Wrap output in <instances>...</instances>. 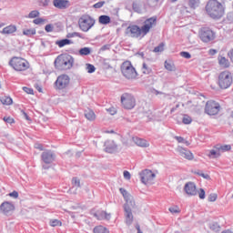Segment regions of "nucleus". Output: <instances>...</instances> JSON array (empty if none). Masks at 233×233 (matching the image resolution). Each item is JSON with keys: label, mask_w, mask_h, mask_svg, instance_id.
Here are the masks:
<instances>
[{"label": "nucleus", "mask_w": 233, "mask_h": 233, "mask_svg": "<svg viewBox=\"0 0 233 233\" xmlns=\"http://www.w3.org/2000/svg\"><path fill=\"white\" fill-rule=\"evenodd\" d=\"M8 65L13 70H15V72H25V70H28V68H30L28 61L19 56H13L9 60Z\"/></svg>", "instance_id": "nucleus-3"}, {"label": "nucleus", "mask_w": 233, "mask_h": 233, "mask_svg": "<svg viewBox=\"0 0 233 233\" xmlns=\"http://www.w3.org/2000/svg\"><path fill=\"white\" fill-rule=\"evenodd\" d=\"M119 192H120V194H122V196H123L124 198H127V196H128V191H127V189H125V188H123V187H120V188H119Z\"/></svg>", "instance_id": "nucleus-53"}, {"label": "nucleus", "mask_w": 233, "mask_h": 233, "mask_svg": "<svg viewBox=\"0 0 233 233\" xmlns=\"http://www.w3.org/2000/svg\"><path fill=\"white\" fill-rule=\"evenodd\" d=\"M180 56H181V57H184L185 59H190V57H192V55H190L187 51L180 52Z\"/></svg>", "instance_id": "nucleus-45"}, {"label": "nucleus", "mask_w": 233, "mask_h": 233, "mask_svg": "<svg viewBox=\"0 0 233 233\" xmlns=\"http://www.w3.org/2000/svg\"><path fill=\"white\" fill-rule=\"evenodd\" d=\"M45 30L46 32H47L48 34H50V32H54V25L52 24H48L45 26Z\"/></svg>", "instance_id": "nucleus-46"}, {"label": "nucleus", "mask_w": 233, "mask_h": 233, "mask_svg": "<svg viewBox=\"0 0 233 233\" xmlns=\"http://www.w3.org/2000/svg\"><path fill=\"white\" fill-rule=\"evenodd\" d=\"M228 56L230 59L231 63H233V48L228 51Z\"/></svg>", "instance_id": "nucleus-59"}, {"label": "nucleus", "mask_w": 233, "mask_h": 233, "mask_svg": "<svg viewBox=\"0 0 233 233\" xmlns=\"http://www.w3.org/2000/svg\"><path fill=\"white\" fill-rule=\"evenodd\" d=\"M165 50V43H160L157 46H156L153 50L155 54H157L159 52H163Z\"/></svg>", "instance_id": "nucleus-38"}, {"label": "nucleus", "mask_w": 233, "mask_h": 233, "mask_svg": "<svg viewBox=\"0 0 233 233\" xmlns=\"http://www.w3.org/2000/svg\"><path fill=\"white\" fill-rule=\"evenodd\" d=\"M94 25H96V20H94V18L88 15H83L78 19V25L82 32H88V30H90Z\"/></svg>", "instance_id": "nucleus-6"}, {"label": "nucleus", "mask_w": 233, "mask_h": 233, "mask_svg": "<svg viewBox=\"0 0 233 233\" xmlns=\"http://www.w3.org/2000/svg\"><path fill=\"white\" fill-rule=\"evenodd\" d=\"M199 37L203 43H210L216 39V33L210 27H202L199 33Z\"/></svg>", "instance_id": "nucleus-9"}, {"label": "nucleus", "mask_w": 233, "mask_h": 233, "mask_svg": "<svg viewBox=\"0 0 233 233\" xmlns=\"http://www.w3.org/2000/svg\"><path fill=\"white\" fill-rule=\"evenodd\" d=\"M208 54H209V56H216V54H218V50L209 49Z\"/></svg>", "instance_id": "nucleus-63"}, {"label": "nucleus", "mask_w": 233, "mask_h": 233, "mask_svg": "<svg viewBox=\"0 0 233 233\" xmlns=\"http://www.w3.org/2000/svg\"><path fill=\"white\" fill-rule=\"evenodd\" d=\"M210 230H213V232H219L221 229V227H219V224L218 222H212L209 224Z\"/></svg>", "instance_id": "nucleus-33"}, {"label": "nucleus", "mask_w": 233, "mask_h": 233, "mask_svg": "<svg viewBox=\"0 0 233 233\" xmlns=\"http://www.w3.org/2000/svg\"><path fill=\"white\" fill-rule=\"evenodd\" d=\"M142 73L148 76V74H152V68L148 67V66H147V63H143Z\"/></svg>", "instance_id": "nucleus-35"}, {"label": "nucleus", "mask_w": 233, "mask_h": 233, "mask_svg": "<svg viewBox=\"0 0 233 233\" xmlns=\"http://www.w3.org/2000/svg\"><path fill=\"white\" fill-rule=\"evenodd\" d=\"M46 21V19L44 18H35V20H33L34 25H43V23H45Z\"/></svg>", "instance_id": "nucleus-44"}, {"label": "nucleus", "mask_w": 233, "mask_h": 233, "mask_svg": "<svg viewBox=\"0 0 233 233\" xmlns=\"http://www.w3.org/2000/svg\"><path fill=\"white\" fill-rule=\"evenodd\" d=\"M10 198H14V199H17L19 198V193L17 191H13L8 194Z\"/></svg>", "instance_id": "nucleus-52"}, {"label": "nucleus", "mask_w": 233, "mask_h": 233, "mask_svg": "<svg viewBox=\"0 0 233 233\" xmlns=\"http://www.w3.org/2000/svg\"><path fill=\"white\" fill-rule=\"evenodd\" d=\"M140 180L144 185H149L154 181V178L156 177V174L152 172V170L145 169L142 172L139 173Z\"/></svg>", "instance_id": "nucleus-11"}, {"label": "nucleus", "mask_w": 233, "mask_h": 233, "mask_svg": "<svg viewBox=\"0 0 233 233\" xmlns=\"http://www.w3.org/2000/svg\"><path fill=\"white\" fill-rule=\"evenodd\" d=\"M124 177L126 179H130L131 176H130V172H128L127 170L124 171Z\"/></svg>", "instance_id": "nucleus-60"}, {"label": "nucleus", "mask_w": 233, "mask_h": 233, "mask_svg": "<svg viewBox=\"0 0 233 233\" xmlns=\"http://www.w3.org/2000/svg\"><path fill=\"white\" fill-rule=\"evenodd\" d=\"M1 103L3 105L10 106L12 103H14V100L10 96H4L0 99Z\"/></svg>", "instance_id": "nucleus-32"}, {"label": "nucleus", "mask_w": 233, "mask_h": 233, "mask_svg": "<svg viewBox=\"0 0 233 233\" xmlns=\"http://www.w3.org/2000/svg\"><path fill=\"white\" fill-rule=\"evenodd\" d=\"M206 12L212 19H221L225 14L223 5L217 0H209L206 5Z\"/></svg>", "instance_id": "nucleus-1"}, {"label": "nucleus", "mask_w": 233, "mask_h": 233, "mask_svg": "<svg viewBox=\"0 0 233 233\" xmlns=\"http://www.w3.org/2000/svg\"><path fill=\"white\" fill-rule=\"evenodd\" d=\"M49 4H50V0H45L43 2V6H48Z\"/></svg>", "instance_id": "nucleus-64"}, {"label": "nucleus", "mask_w": 233, "mask_h": 233, "mask_svg": "<svg viewBox=\"0 0 233 233\" xmlns=\"http://www.w3.org/2000/svg\"><path fill=\"white\" fill-rule=\"evenodd\" d=\"M106 111L110 114V116H116V114H117V111L115 107H109L106 109Z\"/></svg>", "instance_id": "nucleus-51"}, {"label": "nucleus", "mask_w": 233, "mask_h": 233, "mask_svg": "<svg viewBox=\"0 0 233 233\" xmlns=\"http://www.w3.org/2000/svg\"><path fill=\"white\" fill-rule=\"evenodd\" d=\"M130 204L132 205V201L128 202V200H127V203L124 205L126 224L127 227H130V225L134 222V215L132 214V208H130Z\"/></svg>", "instance_id": "nucleus-13"}, {"label": "nucleus", "mask_w": 233, "mask_h": 233, "mask_svg": "<svg viewBox=\"0 0 233 233\" xmlns=\"http://www.w3.org/2000/svg\"><path fill=\"white\" fill-rule=\"evenodd\" d=\"M190 8H198L199 6V0H189Z\"/></svg>", "instance_id": "nucleus-42"}, {"label": "nucleus", "mask_w": 233, "mask_h": 233, "mask_svg": "<svg viewBox=\"0 0 233 233\" xmlns=\"http://www.w3.org/2000/svg\"><path fill=\"white\" fill-rule=\"evenodd\" d=\"M111 18L106 15H102L98 17V23L100 25H110Z\"/></svg>", "instance_id": "nucleus-28"}, {"label": "nucleus", "mask_w": 233, "mask_h": 233, "mask_svg": "<svg viewBox=\"0 0 233 233\" xmlns=\"http://www.w3.org/2000/svg\"><path fill=\"white\" fill-rule=\"evenodd\" d=\"M93 232L94 233H110L108 228H106V227H103V226L95 227L93 229Z\"/></svg>", "instance_id": "nucleus-30"}, {"label": "nucleus", "mask_w": 233, "mask_h": 233, "mask_svg": "<svg viewBox=\"0 0 233 233\" xmlns=\"http://www.w3.org/2000/svg\"><path fill=\"white\" fill-rule=\"evenodd\" d=\"M80 56H90L92 54V49L90 47H82L78 51Z\"/></svg>", "instance_id": "nucleus-31"}, {"label": "nucleus", "mask_w": 233, "mask_h": 233, "mask_svg": "<svg viewBox=\"0 0 233 233\" xmlns=\"http://www.w3.org/2000/svg\"><path fill=\"white\" fill-rule=\"evenodd\" d=\"M84 116L88 121L96 120V113L94 112V110H92L90 108L85 109Z\"/></svg>", "instance_id": "nucleus-25"}, {"label": "nucleus", "mask_w": 233, "mask_h": 233, "mask_svg": "<svg viewBox=\"0 0 233 233\" xmlns=\"http://www.w3.org/2000/svg\"><path fill=\"white\" fill-rule=\"evenodd\" d=\"M165 68H166V70H168L169 72H172V70H174V66H172L170 63L166 61L165 62Z\"/></svg>", "instance_id": "nucleus-47"}, {"label": "nucleus", "mask_w": 233, "mask_h": 233, "mask_svg": "<svg viewBox=\"0 0 233 233\" xmlns=\"http://www.w3.org/2000/svg\"><path fill=\"white\" fill-rule=\"evenodd\" d=\"M132 140L135 143V145H137V147H141L142 148H147V147H150V144L148 143V141L143 138L133 137Z\"/></svg>", "instance_id": "nucleus-21"}, {"label": "nucleus", "mask_w": 233, "mask_h": 233, "mask_svg": "<svg viewBox=\"0 0 233 233\" xmlns=\"http://www.w3.org/2000/svg\"><path fill=\"white\" fill-rule=\"evenodd\" d=\"M198 197L200 199H205V189L200 188V191L198 193Z\"/></svg>", "instance_id": "nucleus-58"}, {"label": "nucleus", "mask_w": 233, "mask_h": 233, "mask_svg": "<svg viewBox=\"0 0 233 233\" xmlns=\"http://www.w3.org/2000/svg\"><path fill=\"white\" fill-rule=\"evenodd\" d=\"M35 148H36L37 150H45V147H43V144H40V143H35Z\"/></svg>", "instance_id": "nucleus-55"}, {"label": "nucleus", "mask_w": 233, "mask_h": 233, "mask_svg": "<svg viewBox=\"0 0 233 233\" xmlns=\"http://www.w3.org/2000/svg\"><path fill=\"white\" fill-rule=\"evenodd\" d=\"M221 112V105L214 100H209L205 106V114L208 116H218Z\"/></svg>", "instance_id": "nucleus-8"}, {"label": "nucleus", "mask_w": 233, "mask_h": 233, "mask_svg": "<svg viewBox=\"0 0 233 233\" xmlns=\"http://www.w3.org/2000/svg\"><path fill=\"white\" fill-rule=\"evenodd\" d=\"M104 5H105V1H100V2L96 3L93 5V8H103Z\"/></svg>", "instance_id": "nucleus-49"}, {"label": "nucleus", "mask_w": 233, "mask_h": 233, "mask_svg": "<svg viewBox=\"0 0 233 233\" xmlns=\"http://www.w3.org/2000/svg\"><path fill=\"white\" fill-rule=\"evenodd\" d=\"M0 210L5 214H9L15 210V206L12 202L5 201L0 205Z\"/></svg>", "instance_id": "nucleus-17"}, {"label": "nucleus", "mask_w": 233, "mask_h": 233, "mask_svg": "<svg viewBox=\"0 0 233 233\" xmlns=\"http://www.w3.org/2000/svg\"><path fill=\"white\" fill-rule=\"evenodd\" d=\"M15 32H17V27H15V25H8L2 30V34L4 35H10Z\"/></svg>", "instance_id": "nucleus-26"}, {"label": "nucleus", "mask_w": 233, "mask_h": 233, "mask_svg": "<svg viewBox=\"0 0 233 233\" xmlns=\"http://www.w3.org/2000/svg\"><path fill=\"white\" fill-rule=\"evenodd\" d=\"M216 199H218V195H216V194H210V195L208 196V201L214 202V201H216Z\"/></svg>", "instance_id": "nucleus-54"}, {"label": "nucleus", "mask_w": 233, "mask_h": 233, "mask_svg": "<svg viewBox=\"0 0 233 233\" xmlns=\"http://www.w3.org/2000/svg\"><path fill=\"white\" fill-rule=\"evenodd\" d=\"M35 29H24L23 34L24 35H26L27 37H32V35H35Z\"/></svg>", "instance_id": "nucleus-34"}, {"label": "nucleus", "mask_w": 233, "mask_h": 233, "mask_svg": "<svg viewBox=\"0 0 233 233\" xmlns=\"http://www.w3.org/2000/svg\"><path fill=\"white\" fill-rule=\"evenodd\" d=\"M120 100L126 110H132L136 107V97L130 93L122 94Z\"/></svg>", "instance_id": "nucleus-7"}, {"label": "nucleus", "mask_w": 233, "mask_h": 233, "mask_svg": "<svg viewBox=\"0 0 233 233\" xmlns=\"http://www.w3.org/2000/svg\"><path fill=\"white\" fill-rule=\"evenodd\" d=\"M72 185L76 187V188H81V180L75 177L72 178Z\"/></svg>", "instance_id": "nucleus-40"}, {"label": "nucleus", "mask_w": 233, "mask_h": 233, "mask_svg": "<svg viewBox=\"0 0 233 233\" xmlns=\"http://www.w3.org/2000/svg\"><path fill=\"white\" fill-rule=\"evenodd\" d=\"M218 64L223 68H228V66H230V62L225 56H218Z\"/></svg>", "instance_id": "nucleus-27"}, {"label": "nucleus", "mask_w": 233, "mask_h": 233, "mask_svg": "<svg viewBox=\"0 0 233 233\" xmlns=\"http://www.w3.org/2000/svg\"><path fill=\"white\" fill-rule=\"evenodd\" d=\"M182 123L184 125H190V123H192V117H190L188 115H184L182 118Z\"/></svg>", "instance_id": "nucleus-39"}, {"label": "nucleus", "mask_w": 233, "mask_h": 233, "mask_svg": "<svg viewBox=\"0 0 233 233\" xmlns=\"http://www.w3.org/2000/svg\"><path fill=\"white\" fill-rule=\"evenodd\" d=\"M219 156H221V154H219V152H217L216 150L214 149H211L209 151V154H208V157H211V158H216V157H219Z\"/></svg>", "instance_id": "nucleus-41"}, {"label": "nucleus", "mask_w": 233, "mask_h": 233, "mask_svg": "<svg viewBox=\"0 0 233 233\" xmlns=\"http://www.w3.org/2000/svg\"><path fill=\"white\" fill-rule=\"evenodd\" d=\"M184 191L187 196H196L198 194V191L196 190V184L194 182L186 183Z\"/></svg>", "instance_id": "nucleus-18"}, {"label": "nucleus", "mask_w": 233, "mask_h": 233, "mask_svg": "<svg viewBox=\"0 0 233 233\" xmlns=\"http://www.w3.org/2000/svg\"><path fill=\"white\" fill-rule=\"evenodd\" d=\"M175 139H176L178 143H185V138H183L182 137H175Z\"/></svg>", "instance_id": "nucleus-61"}, {"label": "nucleus", "mask_w": 233, "mask_h": 233, "mask_svg": "<svg viewBox=\"0 0 233 233\" xmlns=\"http://www.w3.org/2000/svg\"><path fill=\"white\" fill-rule=\"evenodd\" d=\"M23 90H24V92H25V94H30L31 96H34V89L33 88L24 86Z\"/></svg>", "instance_id": "nucleus-48"}, {"label": "nucleus", "mask_w": 233, "mask_h": 233, "mask_svg": "<svg viewBox=\"0 0 233 233\" xmlns=\"http://www.w3.org/2000/svg\"><path fill=\"white\" fill-rule=\"evenodd\" d=\"M70 85V76L67 75H60L57 76L55 82V87L56 90H65V88H68Z\"/></svg>", "instance_id": "nucleus-10"}, {"label": "nucleus", "mask_w": 233, "mask_h": 233, "mask_svg": "<svg viewBox=\"0 0 233 233\" xmlns=\"http://www.w3.org/2000/svg\"><path fill=\"white\" fill-rule=\"evenodd\" d=\"M55 45H56V46H58L59 48H63L64 46H66L68 45H74V42L68 38H64L61 40H56L55 42Z\"/></svg>", "instance_id": "nucleus-23"}, {"label": "nucleus", "mask_w": 233, "mask_h": 233, "mask_svg": "<svg viewBox=\"0 0 233 233\" xmlns=\"http://www.w3.org/2000/svg\"><path fill=\"white\" fill-rule=\"evenodd\" d=\"M177 151L182 157H185V159H188V161H192V159H194V154H192L190 150L182 147H178Z\"/></svg>", "instance_id": "nucleus-20"}, {"label": "nucleus", "mask_w": 233, "mask_h": 233, "mask_svg": "<svg viewBox=\"0 0 233 233\" xmlns=\"http://www.w3.org/2000/svg\"><path fill=\"white\" fill-rule=\"evenodd\" d=\"M216 150H218V152H228L230 150H232V146L230 145H217L215 146Z\"/></svg>", "instance_id": "nucleus-29"}, {"label": "nucleus", "mask_w": 233, "mask_h": 233, "mask_svg": "<svg viewBox=\"0 0 233 233\" xmlns=\"http://www.w3.org/2000/svg\"><path fill=\"white\" fill-rule=\"evenodd\" d=\"M86 69L87 74H94V72H96V66L92 64H86Z\"/></svg>", "instance_id": "nucleus-37"}, {"label": "nucleus", "mask_w": 233, "mask_h": 233, "mask_svg": "<svg viewBox=\"0 0 233 233\" xmlns=\"http://www.w3.org/2000/svg\"><path fill=\"white\" fill-rule=\"evenodd\" d=\"M120 70L122 72V75L126 79H136L137 77V71L136 70V67L132 66V62L130 61H125L120 67Z\"/></svg>", "instance_id": "nucleus-5"}, {"label": "nucleus", "mask_w": 233, "mask_h": 233, "mask_svg": "<svg viewBox=\"0 0 233 233\" xmlns=\"http://www.w3.org/2000/svg\"><path fill=\"white\" fill-rule=\"evenodd\" d=\"M41 159L45 165H52L56 161V153L52 150H46L41 154Z\"/></svg>", "instance_id": "nucleus-14"}, {"label": "nucleus", "mask_w": 233, "mask_h": 233, "mask_svg": "<svg viewBox=\"0 0 233 233\" xmlns=\"http://www.w3.org/2000/svg\"><path fill=\"white\" fill-rule=\"evenodd\" d=\"M169 212H171V214H179V208L177 207L169 208Z\"/></svg>", "instance_id": "nucleus-50"}, {"label": "nucleus", "mask_w": 233, "mask_h": 233, "mask_svg": "<svg viewBox=\"0 0 233 233\" xmlns=\"http://www.w3.org/2000/svg\"><path fill=\"white\" fill-rule=\"evenodd\" d=\"M74 66V56L65 54L60 55L55 59L56 70H70Z\"/></svg>", "instance_id": "nucleus-2"}, {"label": "nucleus", "mask_w": 233, "mask_h": 233, "mask_svg": "<svg viewBox=\"0 0 233 233\" xmlns=\"http://www.w3.org/2000/svg\"><path fill=\"white\" fill-rule=\"evenodd\" d=\"M39 15H40V13H39V11H37V10H33V11H31L29 14H28V18L29 19H35V17H39Z\"/></svg>", "instance_id": "nucleus-36"}, {"label": "nucleus", "mask_w": 233, "mask_h": 233, "mask_svg": "<svg viewBox=\"0 0 233 233\" xmlns=\"http://www.w3.org/2000/svg\"><path fill=\"white\" fill-rule=\"evenodd\" d=\"M233 77L229 71H223L218 75V85L221 90H227L232 86Z\"/></svg>", "instance_id": "nucleus-4"}, {"label": "nucleus", "mask_w": 233, "mask_h": 233, "mask_svg": "<svg viewBox=\"0 0 233 233\" xmlns=\"http://www.w3.org/2000/svg\"><path fill=\"white\" fill-rule=\"evenodd\" d=\"M227 19L229 23H233V12L228 13Z\"/></svg>", "instance_id": "nucleus-57"}, {"label": "nucleus", "mask_w": 233, "mask_h": 233, "mask_svg": "<svg viewBox=\"0 0 233 233\" xmlns=\"http://www.w3.org/2000/svg\"><path fill=\"white\" fill-rule=\"evenodd\" d=\"M104 147H105V152H106L107 154H114V152L117 150V145L114 140H106L105 142Z\"/></svg>", "instance_id": "nucleus-16"}, {"label": "nucleus", "mask_w": 233, "mask_h": 233, "mask_svg": "<svg viewBox=\"0 0 233 233\" xmlns=\"http://www.w3.org/2000/svg\"><path fill=\"white\" fill-rule=\"evenodd\" d=\"M200 177H203L204 179H210V175L208 174H205V173H202V174H199Z\"/></svg>", "instance_id": "nucleus-62"}, {"label": "nucleus", "mask_w": 233, "mask_h": 233, "mask_svg": "<svg viewBox=\"0 0 233 233\" xmlns=\"http://www.w3.org/2000/svg\"><path fill=\"white\" fill-rule=\"evenodd\" d=\"M4 121H5V123H9V125H12V123H14V118H12V117H10V116H8V117L5 116V117H4Z\"/></svg>", "instance_id": "nucleus-56"}, {"label": "nucleus", "mask_w": 233, "mask_h": 233, "mask_svg": "<svg viewBox=\"0 0 233 233\" xmlns=\"http://www.w3.org/2000/svg\"><path fill=\"white\" fill-rule=\"evenodd\" d=\"M143 2L141 1H135L132 4V8L134 12H137V14H143Z\"/></svg>", "instance_id": "nucleus-24"}, {"label": "nucleus", "mask_w": 233, "mask_h": 233, "mask_svg": "<svg viewBox=\"0 0 233 233\" xmlns=\"http://www.w3.org/2000/svg\"><path fill=\"white\" fill-rule=\"evenodd\" d=\"M49 223L51 227H61L62 225L61 221L58 219H51Z\"/></svg>", "instance_id": "nucleus-43"}, {"label": "nucleus", "mask_w": 233, "mask_h": 233, "mask_svg": "<svg viewBox=\"0 0 233 233\" xmlns=\"http://www.w3.org/2000/svg\"><path fill=\"white\" fill-rule=\"evenodd\" d=\"M94 217L98 219V221H103V219H110V214L106 211L100 210L94 213Z\"/></svg>", "instance_id": "nucleus-22"}, {"label": "nucleus", "mask_w": 233, "mask_h": 233, "mask_svg": "<svg viewBox=\"0 0 233 233\" xmlns=\"http://www.w3.org/2000/svg\"><path fill=\"white\" fill-rule=\"evenodd\" d=\"M157 23V17L156 16H152L150 18L146 19L144 21V25L141 27L142 34H144V35H147V34L150 32V29L152 28V26H156Z\"/></svg>", "instance_id": "nucleus-12"}, {"label": "nucleus", "mask_w": 233, "mask_h": 233, "mask_svg": "<svg viewBox=\"0 0 233 233\" xmlns=\"http://www.w3.org/2000/svg\"><path fill=\"white\" fill-rule=\"evenodd\" d=\"M53 5L58 10H66L70 6V1L68 0H53Z\"/></svg>", "instance_id": "nucleus-19"}, {"label": "nucleus", "mask_w": 233, "mask_h": 233, "mask_svg": "<svg viewBox=\"0 0 233 233\" xmlns=\"http://www.w3.org/2000/svg\"><path fill=\"white\" fill-rule=\"evenodd\" d=\"M126 33L129 34L131 37H139L141 34H143V30H141L139 25H129L127 28Z\"/></svg>", "instance_id": "nucleus-15"}]
</instances>
